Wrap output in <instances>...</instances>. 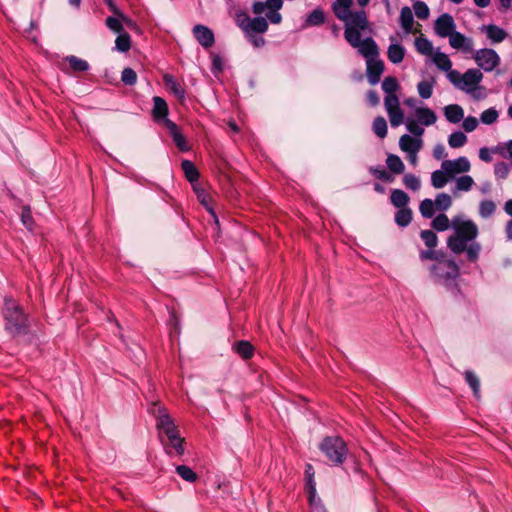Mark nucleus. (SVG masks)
<instances>
[{
    "label": "nucleus",
    "mask_w": 512,
    "mask_h": 512,
    "mask_svg": "<svg viewBox=\"0 0 512 512\" xmlns=\"http://www.w3.org/2000/svg\"><path fill=\"white\" fill-rule=\"evenodd\" d=\"M454 233L447 239V247L455 254L465 252L468 261L475 262L481 251L480 243L475 239L478 236V227L472 220L454 218L452 220Z\"/></svg>",
    "instance_id": "nucleus-1"
},
{
    "label": "nucleus",
    "mask_w": 512,
    "mask_h": 512,
    "mask_svg": "<svg viewBox=\"0 0 512 512\" xmlns=\"http://www.w3.org/2000/svg\"><path fill=\"white\" fill-rule=\"evenodd\" d=\"M156 418L160 437L162 438L165 435L169 441V446H166L167 452L172 453V450H174L176 455H182L184 453V439L180 437L178 428L167 410L159 407Z\"/></svg>",
    "instance_id": "nucleus-2"
},
{
    "label": "nucleus",
    "mask_w": 512,
    "mask_h": 512,
    "mask_svg": "<svg viewBox=\"0 0 512 512\" xmlns=\"http://www.w3.org/2000/svg\"><path fill=\"white\" fill-rule=\"evenodd\" d=\"M432 280L447 289H454L457 286L459 277V266L452 259L443 256L439 261L429 267Z\"/></svg>",
    "instance_id": "nucleus-3"
},
{
    "label": "nucleus",
    "mask_w": 512,
    "mask_h": 512,
    "mask_svg": "<svg viewBox=\"0 0 512 512\" xmlns=\"http://www.w3.org/2000/svg\"><path fill=\"white\" fill-rule=\"evenodd\" d=\"M3 317L5 319V329L11 335L26 334L28 329L27 316L14 299L5 298Z\"/></svg>",
    "instance_id": "nucleus-4"
},
{
    "label": "nucleus",
    "mask_w": 512,
    "mask_h": 512,
    "mask_svg": "<svg viewBox=\"0 0 512 512\" xmlns=\"http://www.w3.org/2000/svg\"><path fill=\"white\" fill-rule=\"evenodd\" d=\"M345 24L344 37L351 45H358L361 32L368 28L369 22L364 10L351 11L346 19H340Z\"/></svg>",
    "instance_id": "nucleus-5"
},
{
    "label": "nucleus",
    "mask_w": 512,
    "mask_h": 512,
    "mask_svg": "<svg viewBox=\"0 0 512 512\" xmlns=\"http://www.w3.org/2000/svg\"><path fill=\"white\" fill-rule=\"evenodd\" d=\"M320 449L328 460L336 465L342 464L347 456L346 443L338 436L324 438L320 444Z\"/></svg>",
    "instance_id": "nucleus-6"
},
{
    "label": "nucleus",
    "mask_w": 512,
    "mask_h": 512,
    "mask_svg": "<svg viewBox=\"0 0 512 512\" xmlns=\"http://www.w3.org/2000/svg\"><path fill=\"white\" fill-rule=\"evenodd\" d=\"M235 22L245 35L265 33L268 29V22L265 18H250L247 13L242 11L236 13Z\"/></svg>",
    "instance_id": "nucleus-7"
},
{
    "label": "nucleus",
    "mask_w": 512,
    "mask_h": 512,
    "mask_svg": "<svg viewBox=\"0 0 512 512\" xmlns=\"http://www.w3.org/2000/svg\"><path fill=\"white\" fill-rule=\"evenodd\" d=\"M282 4V0L256 1L252 6V10L256 15L266 14L267 19L271 23L278 24L281 21V15L278 13V10L282 7Z\"/></svg>",
    "instance_id": "nucleus-8"
},
{
    "label": "nucleus",
    "mask_w": 512,
    "mask_h": 512,
    "mask_svg": "<svg viewBox=\"0 0 512 512\" xmlns=\"http://www.w3.org/2000/svg\"><path fill=\"white\" fill-rule=\"evenodd\" d=\"M477 65L486 72L494 70L500 63V57L493 49L483 48L474 53Z\"/></svg>",
    "instance_id": "nucleus-9"
},
{
    "label": "nucleus",
    "mask_w": 512,
    "mask_h": 512,
    "mask_svg": "<svg viewBox=\"0 0 512 512\" xmlns=\"http://www.w3.org/2000/svg\"><path fill=\"white\" fill-rule=\"evenodd\" d=\"M482 79L483 73L479 69H468L464 74H462V81L459 89L465 91L468 94H472L474 97H476L474 91L476 90Z\"/></svg>",
    "instance_id": "nucleus-10"
},
{
    "label": "nucleus",
    "mask_w": 512,
    "mask_h": 512,
    "mask_svg": "<svg viewBox=\"0 0 512 512\" xmlns=\"http://www.w3.org/2000/svg\"><path fill=\"white\" fill-rule=\"evenodd\" d=\"M441 168L453 179L457 174L467 173L470 170L471 165L469 160L462 156L455 160L442 161Z\"/></svg>",
    "instance_id": "nucleus-11"
},
{
    "label": "nucleus",
    "mask_w": 512,
    "mask_h": 512,
    "mask_svg": "<svg viewBox=\"0 0 512 512\" xmlns=\"http://www.w3.org/2000/svg\"><path fill=\"white\" fill-rule=\"evenodd\" d=\"M455 29L456 24L454 19L448 13H443L435 21V33L441 38L449 37L455 31Z\"/></svg>",
    "instance_id": "nucleus-12"
},
{
    "label": "nucleus",
    "mask_w": 512,
    "mask_h": 512,
    "mask_svg": "<svg viewBox=\"0 0 512 512\" xmlns=\"http://www.w3.org/2000/svg\"><path fill=\"white\" fill-rule=\"evenodd\" d=\"M192 33L197 42L205 49L211 48L215 43L213 31L205 25H195L192 29Z\"/></svg>",
    "instance_id": "nucleus-13"
},
{
    "label": "nucleus",
    "mask_w": 512,
    "mask_h": 512,
    "mask_svg": "<svg viewBox=\"0 0 512 512\" xmlns=\"http://www.w3.org/2000/svg\"><path fill=\"white\" fill-rule=\"evenodd\" d=\"M353 48H357L358 52L366 58V60L369 59H375L379 56V48L377 43L374 41L373 38L367 37L365 39H361L359 37L358 45L352 46Z\"/></svg>",
    "instance_id": "nucleus-14"
},
{
    "label": "nucleus",
    "mask_w": 512,
    "mask_h": 512,
    "mask_svg": "<svg viewBox=\"0 0 512 512\" xmlns=\"http://www.w3.org/2000/svg\"><path fill=\"white\" fill-rule=\"evenodd\" d=\"M390 45L387 50V57L393 64L401 63L406 54L405 48L398 42V39L394 35L389 36Z\"/></svg>",
    "instance_id": "nucleus-15"
},
{
    "label": "nucleus",
    "mask_w": 512,
    "mask_h": 512,
    "mask_svg": "<svg viewBox=\"0 0 512 512\" xmlns=\"http://www.w3.org/2000/svg\"><path fill=\"white\" fill-rule=\"evenodd\" d=\"M367 79L371 85L379 83L382 73L384 72V63L381 59H369L366 61Z\"/></svg>",
    "instance_id": "nucleus-16"
},
{
    "label": "nucleus",
    "mask_w": 512,
    "mask_h": 512,
    "mask_svg": "<svg viewBox=\"0 0 512 512\" xmlns=\"http://www.w3.org/2000/svg\"><path fill=\"white\" fill-rule=\"evenodd\" d=\"M153 103L154 107L152 110V117L154 121L161 123L166 128V121L169 120V109L166 101L159 96H155L153 98Z\"/></svg>",
    "instance_id": "nucleus-17"
},
{
    "label": "nucleus",
    "mask_w": 512,
    "mask_h": 512,
    "mask_svg": "<svg viewBox=\"0 0 512 512\" xmlns=\"http://www.w3.org/2000/svg\"><path fill=\"white\" fill-rule=\"evenodd\" d=\"M449 44L452 48L461 50L465 53L471 52L473 50L472 39L464 36L462 33L456 30L449 36Z\"/></svg>",
    "instance_id": "nucleus-18"
},
{
    "label": "nucleus",
    "mask_w": 512,
    "mask_h": 512,
    "mask_svg": "<svg viewBox=\"0 0 512 512\" xmlns=\"http://www.w3.org/2000/svg\"><path fill=\"white\" fill-rule=\"evenodd\" d=\"M166 129L169 131L173 142L180 151L186 152L190 149L185 136L180 132L178 126L173 121H166Z\"/></svg>",
    "instance_id": "nucleus-19"
},
{
    "label": "nucleus",
    "mask_w": 512,
    "mask_h": 512,
    "mask_svg": "<svg viewBox=\"0 0 512 512\" xmlns=\"http://www.w3.org/2000/svg\"><path fill=\"white\" fill-rule=\"evenodd\" d=\"M163 82L165 87L173 93L178 100L183 101L185 99V90L183 86L176 81L172 75L165 74L163 76Z\"/></svg>",
    "instance_id": "nucleus-20"
},
{
    "label": "nucleus",
    "mask_w": 512,
    "mask_h": 512,
    "mask_svg": "<svg viewBox=\"0 0 512 512\" xmlns=\"http://www.w3.org/2000/svg\"><path fill=\"white\" fill-rule=\"evenodd\" d=\"M400 149L404 152H419L422 147V140L415 139L408 134H404L399 140Z\"/></svg>",
    "instance_id": "nucleus-21"
},
{
    "label": "nucleus",
    "mask_w": 512,
    "mask_h": 512,
    "mask_svg": "<svg viewBox=\"0 0 512 512\" xmlns=\"http://www.w3.org/2000/svg\"><path fill=\"white\" fill-rule=\"evenodd\" d=\"M482 31H484L487 35V37L493 42V43H500L506 39L508 36L507 32L494 24L484 25L482 27Z\"/></svg>",
    "instance_id": "nucleus-22"
},
{
    "label": "nucleus",
    "mask_w": 512,
    "mask_h": 512,
    "mask_svg": "<svg viewBox=\"0 0 512 512\" xmlns=\"http://www.w3.org/2000/svg\"><path fill=\"white\" fill-rule=\"evenodd\" d=\"M353 0H335L332 4V10L335 16L340 19H346L348 14L352 11Z\"/></svg>",
    "instance_id": "nucleus-23"
},
{
    "label": "nucleus",
    "mask_w": 512,
    "mask_h": 512,
    "mask_svg": "<svg viewBox=\"0 0 512 512\" xmlns=\"http://www.w3.org/2000/svg\"><path fill=\"white\" fill-rule=\"evenodd\" d=\"M415 114L418 122L425 126L433 125L437 120L435 112L427 107L417 108Z\"/></svg>",
    "instance_id": "nucleus-24"
},
{
    "label": "nucleus",
    "mask_w": 512,
    "mask_h": 512,
    "mask_svg": "<svg viewBox=\"0 0 512 512\" xmlns=\"http://www.w3.org/2000/svg\"><path fill=\"white\" fill-rule=\"evenodd\" d=\"M444 115L447 121L451 123H458L464 117L463 108L458 104H450L444 108Z\"/></svg>",
    "instance_id": "nucleus-25"
},
{
    "label": "nucleus",
    "mask_w": 512,
    "mask_h": 512,
    "mask_svg": "<svg viewBox=\"0 0 512 512\" xmlns=\"http://www.w3.org/2000/svg\"><path fill=\"white\" fill-rule=\"evenodd\" d=\"M474 185V180L469 175H463L455 180V186L452 188V193L456 195L460 191L467 192L472 189Z\"/></svg>",
    "instance_id": "nucleus-26"
},
{
    "label": "nucleus",
    "mask_w": 512,
    "mask_h": 512,
    "mask_svg": "<svg viewBox=\"0 0 512 512\" xmlns=\"http://www.w3.org/2000/svg\"><path fill=\"white\" fill-rule=\"evenodd\" d=\"M414 24L413 13L409 7H403L400 11V25L407 34L412 32Z\"/></svg>",
    "instance_id": "nucleus-27"
},
{
    "label": "nucleus",
    "mask_w": 512,
    "mask_h": 512,
    "mask_svg": "<svg viewBox=\"0 0 512 512\" xmlns=\"http://www.w3.org/2000/svg\"><path fill=\"white\" fill-rule=\"evenodd\" d=\"M233 349L243 359H250L254 355V347L250 342L245 340H241L235 343Z\"/></svg>",
    "instance_id": "nucleus-28"
},
{
    "label": "nucleus",
    "mask_w": 512,
    "mask_h": 512,
    "mask_svg": "<svg viewBox=\"0 0 512 512\" xmlns=\"http://www.w3.org/2000/svg\"><path fill=\"white\" fill-rule=\"evenodd\" d=\"M452 177L448 175V173L441 168V170H436L431 174V184L436 189L443 188Z\"/></svg>",
    "instance_id": "nucleus-29"
},
{
    "label": "nucleus",
    "mask_w": 512,
    "mask_h": 512,
    "mask_svg": "<svg viewBox=\"0 0 512 512\" xmlns=\"http://www.w3.org/2000/svg\"><path fill=\"white\" fill-rule=\"evenodd\" d=\"M307 494L312 512H326L324 506L321 503L320 498L316 495L315 485H309L307 488Z\"/></svg>",
    "instance_id": "nucleus-30"
},
{
    "label": "nucleus",
    "mask_w": 512,
    "mask_h": 512,
    "mask_svg": "<svg viewBox=\"0 0 512 512\" xmlns=\"http://www.w3.org/2000/svg\"><path fill=\"white\" fill-rule=\"evenodd\" d=\"M391 203L397 208H406L410 200L408 194L400 189H394L390 196Z\"/></svg>",
    "instance_id": "nucleus-31"
},
{
    "label": "nucleus",
    "mask_w": 512,
    "mask_h": 512,
    "mask_svg": "<svg viewBox=\"0 0 512 512\" xmlns=\"http://www.w3.org/2000/svg\"><path fill=\"white\" fill-rule=\"evenodd\" d=\"M389 170L395 174H401L405 170V165L401 158L395 154H389L386 159Z\"/></svg>",
    "instance_id": "nucleus-32"
},
{
    "label": "nucleus",
    "mask_w": 512,
    "mask_h": 512,
    "mask_svg": "<svg viewBox=\"0 0 512 512\" xmlns=\"http://www.w3.org/2000/svg\"><path fill=\"white\" fill-rule=\"evenodd\" d=\"M435 79L424 80L418 83L417 90L418 94L423 99H428L432 96Z\"/></svg>",
    "instance_id": "nucleus-33"
},
{
    "label": "nucleus",
    "mask_w": 512,
    "mask_h": 512,
    "mask_svg": "<svg viewBox=\"0 0 512 512\" xmlns=\"http://www.w3.org/2000/svg\"><path fill=\"white\" fill-rule=\"evenodd\" d=\"M412 220V211L410 208H401L395 214V222L400 227H406Z\"/></svg>",
    "instance_id": "nucleus-34"
},
{
    "label": "nucleus",
    "mask_w": 512,
    "mask_h": 512,
    "mask_svg": "<svg viewBox=\"0 0 512 512\" xmlns=\"http://www.w3.org/2000/svg\"><path fill=\"white\" fill-rule=\"evenodd\" d=\"M182 170L189 182L197 181L199 178L198 170L195 165L189 160H183L181 163Z\"/></svg>",
    "instance_id": "nucleus-35"
},
{
    "label": "nucleus",
    "mask_w": 512,
    "mask_h": 512,
    "mask_svg": "<svg viewBox=\"0 0 512 512\" xmlns=\"http://www.w3.org/2000/svg\"><path fill=\"white\" fill-rule=\"evenodd\" d=\"M465 380L468 383V385L473 390V394L476 398L480 397V381L477 375L470 370L465 371L464 373Z\"/></svg>",
    "instance_id": "nucleus-36"
},
{
    "label": "nucleus",
    "mask_w": 512,
    "mask_h": 512,
    "mask_svg": "<svg viewBox=\"0 0 512 512\" xmlns=\"http://www.w3.org/2000/svg\"><path fill=\"white\" fill-rule=\"evenodd\" d=\"M415 48L422 55H430L433 51L432 43L424 36L415 39Z\"/></svg>",
    "instance_id": "nucleus-37"
},
{
    "label": "nucleus",
    "mask_w": 512,
    "mask_h": 512,
    "mask_svg": "<svg viewBox=\"0 0 512 512\" xmlns=\"http://www.w3.org/2000/svg\"><path fill=\"white\" fill-rule=\"evenodd\" d=\"M433 62L440 70H443V71H449L452 68L451 60L449 59V57L446 54H444L442 52H437L434 55Z\"/></svg>",
    "instance_id": "nucleus-38"
},
{
    "label": "nucleus",
    "mask_w": 512,
    "mask_h": 512,
    "mask_svg": "<svg viewBox=\"0 0 512 512\" xmlns=\"http://www.w3.org/2000/svg\"><path fill=\"white\" fill-rule=\"evenodd\" d=\"M65 60L69 63V66L74 71L84 72L89 69L88 62L76 56H68Z\"/></svg>",
    "instance_id": "nucleus-39"
},
{
    "label": "nucleus",
    "mask_w": 512,
    "mask_h": 512,
    "mask_svg": "<svg viewBox=\"0 0 512 512\" xmlns=\"http://www.w3.org/2000/svg\"><path fill=\"white\" fill-rule=\"evenodd\" d=\"M467 142V136L461 132L456 131L449 135L448 144L451 148H460Z\"/></svg>",
    "instance_id": "nucleus-40"
},
{
    "label": "nucleus",
    "mask_w": 512,
    "mask_h": 512,
    "mask_svg": "<svg viewBox=\"0 0 512 512\" xmlns=\"http://www.w3.org/2000/svg\"><path fill=\"white\" fill-rule=\"evenodd\" d=\"M382 89L386 95H396L395 92L399 89L398 80L392 76L385 77L382 81Z\"/></svg>",
    "instance_id": "nucleus-41"
},
{
    "label": "nucleus",
    "mask_w": 512,
    "mask_h": 512,
    "mask_svg": "<svg viewBox=\"0 0 512 512\" xmlns=\"http://www.w3.org/2000/svg\"><path fill=\"white\" fill-rule=\"evenodd\" d=\"M373 132L381 139L387 135V123L382 116H378L373 121Z\"/></svg>",
    "instance_id": "nucleus-42"
},
{
    "label": "nucleus",
    "mask_w": 512,
    "mask_h": 512,
    "mask_svg": "<svg viewBox=\"0 0 512 512\" xmlns=\"http://www.w3.org/2000/svg\"><path fill=\"white\" fill-rule=\"evenodd\" d=\"M435 207L440 211L448 210L452 205V199L447 193H439L435 198Z\"/></svg>",
    "instance_id": "nucleus-43"
},
{
    "label": "nucleus",
    "mask_w": 512,
    "mask_h": 512,
    "mask_svg": "<svg viewBox=\"0 0 512 512\" xmlns=\"http://www.w3.org/2000/svg\"><path fill=\"white\" fill-rule=\"evenodd\" d=\"M443 256H445V255L442 251L434 250V248H432V249L428 248L427 250H421L419 252V258L421 261L432 260V261H435V263H436Z\"/></svg>",
    "instance_id": "nucleus-44"
},
{
    "label": "nucleus",
    "mask_w": 512,
    "mask_h": 512,
    "mask_svg": "<svg viewBox=\"0 0 512 512\" xmlns=\"http://www.w3.org/2000/svg\"><path fill=\"white\" fill-rule=\"evenodd\" d=\"M496 205L492 200H483L479 205V214L483 218H488L494 214Z\"/></svg>",
    "instance_id": "nucleus-45"
},
{
    "label": "nucleus",
    "mask_w": 512,
    "mask_h": 512,
    "mask_svg": "<svg viewBox=\"0 0 512 512\" xmlns=\"http://www.w3.org/2000/svg\"><path fill=\"white\" fill-rule=\"evenodd\" d=\"M435 204L431 199H424L421 201L419 210L424 218L430 219L434 215Z\"/></svg>",
    "instance_id": "nucleus-46"
},
{
    "label": "nucleus",
    "mask_w": 512,
    "mask_h": 512,
    "mask_svg": "<svg viewBox=\"0 0 512 512\" xmlns=\"http://www.w3.org/2000/svg\"><path fill=\"white\" fill-rule=\"evenodd\" d=\"M431 226L437 231H445L450 226V221L445 214H438L431 222Z\"/></svg>",
    "instance_id": "nucleus-47"
},
{
    "label": "nucleus",
    "mask_w": 512,
    "mask_h": 512,
    "mask_svg": "<svg viewBox=\"0 0 512 512\" xmlns=\"http://www.w3.org/2000/svg\"><path fill=\"white\" fill-rule=\"evenodd\" d=\"M325 21V14L321 9L313 10L306 19V23L311 26H318Z\"/></svg>",
    "instance_id": "nucleus-48"
},
{
    "label": "nucleus",
    "mask_w": 512,
    "mask_h": 512,
    "mask_svg": "<svg viewBox=\"0 0 512 512\" xmlns=\"http://www.w3.org/2000/svg\"><path fill=\"white\" fill-rule=\"evenodd\" d=\"M176 472L185 481L194 482L197 479L196 473L186 465H178Z\"/></svg>",
    "instance_id": "nucleus-49"
},
{
    "label": "nucleus",
    "mask_w": 512,
    "mask_h": 512,
    "mask_svg": "<svg viewBox=\"0 0 512 512\" xmlns=\"http://www.w3.org/2000/svg\"><path fill=\"white\" fill-rule=\"evenodd\" d=\"M420 237L424 241L425 245L430 249L435 248L438 244V237L436 233L431 230L421 231Z\"/></svg>",
    "instance_id": "nucleus-50"
},
{
    "label": "nucleus",
    "mask_w": 512,
    "mask_h": 512,
    "mask_svg": "<svg viewBox=\"0 0 512 512\" xmlns=\"http://www.w3.org/2000/svg\"><path fill=\"white\" fill-rule=\"evenodd\" d=\"M116 49L120 52H127L130 49L131 41L128 33L120 34L115 41Z\"/></svg>",
    "instance_id": "nucleus-51"
},
{
    "label": "nucleus",
    "mask_w": 512,
    "mask_h": 512,
    "mask_svg": "<svg viewBox=\"0 0 512 512\" xmlns=\"http://www.w3.org/2000/svg\"><path fill=\"white\" fill-rule=\"evenodd\" d=\"M369 172L374 177H376L377 179L384 181V182H392L394 179L393 176L389 172H387L385 169H383L382 167L371 166L369 168Z\"/></svg>",
    "instance_id": "nucleus-52"
},
{
    "label": "nucleus",
    "mask_w": 512,
    "mask_h": 512,
    "mask_svg": "<svg viewBox=\"0 0 512 512\" xmlns=\"http://www.w3.org/2000/svg\"><path fill=\"white\" fill-rule=\"evenodd\" d=\"M415 15L421 19L425 20L429 17L430 10L427 4L423 1H416L413 5Z\"/></svg>",
    "instance_id": "nucleus-53"
},
{
    "label": "nucleus",
    "mask_w": 512,
    "mask_h": 512,
    "mask_svg": "<svg viewBox=\"0 0 512 512\" xmlns=\"http://www.w3.org/2000/svg\"><path fill=\"white\" fill-rule=\"evenodd\" d=\"M403 183L406 188L417 191L420 189L421 183L418 177L413 174H405L403 177Z\"/></svg>",
    "instance_id": "nucleus-54"
},
{
    "label": "nucleus",
    "mask_w": 512,
    "mask_h": 512,
    "mask_svg": "<svg viewBox=\"0 0 512 512\" xmlns=\"http://www.w3.org/2000/svg\"><path fill=\"white\" fill-rule=\"evenodd\" d=\"M498 118V112L495 108H489L483 111L480 115V120L482 123L490 125L496 122Z\"/></svg>",
    "instance_id": "nucleus-55"
},
{
    "label": "nucleus",
    "mask_w": 512,
    "mask_h": 512,
    "mask_svg": "<svg viewBox=\"0 0 512 512\" xmlns=\"http://www.w3.org/2000/svg\"><path fill=\"white\" fill-rule=\"evenodd\" d=\"M121 81L125 85H134L137 82V74L132 68H125L122 71Z\"/></svg>",
    "instance_id": "nucleus-56"
},
{
    "label": "nucleus",
    "mask_w": 512,
    "mask_h": 512,
    "mask_svg": "<svg viewBox=\"0 0 512 512\" xmlns=\"http://www.w3.org/2000/svg\"><path fill=\"white\" fill-rule=\"evenodd\" d=\"M392 127H398L404 121L403 111L400 109L387 112Z\"/></svg>",
    "instance_id": "nucleus-57"
},
{
    "label": "nucleus",
    "mask_w": 512,
    "mask_h": 512,
    "mask_svg": "<svg viewBox=\"0 0 512 512\" xmlns=\"http://www.w3.org/2000/svg\"><path fill=\"white\" fill-rule=\"evenodd\" d=\"M384 105L387 112L400 109L399 98L397 95H386Z\"/></svg>",
    "instance_id": "nucleus-58"
},
{
    "label": "nucleus",
    "mask_w": 512,
    "mask_h": 512,
    "mask_svg": "<svg viewBox=\"0 0 512 512\" xmlns=\"http://www.w3.org/2000/svg\"><path fill=\"white\" fill-rule=\"evenodd\" d=\"M509 172H510V167L505 162L496 163L494 166L495 176L499 179L507 178Z\"/></svg>",
    "instance_id": "nucleus-59"
},
{
    "label": "nucleus",
    "mask_w": 512,
    "mask_h": 512,
    "mask_svg": "<svg viewBox=\"0 0 512 512\" xmlns=\"http://www.w3.org/2000/svg\"><path fill=\"white\" fill-rule=\"evenodd\" d=\"M407 130L414 136L420 137L424 133V129L413 119L408 118L406 120Z\"/></svg>",
    "instance_id": "nucleus-60"
},
{
    "label": "nucleus",
    "mask_w": 512,
    "mask_h": 512,
    "mask_svg": "<svg viewBox=\"0 0 512 512\" xmlns=\"http://www.w3.org/2000/svg\"><path fill=\"white\" fill-rule=\"evenodd\" d=\"M494 152L499 153L504 158H512V140L503 145H498Z\"/></svg>",
    "instance_id": "nucleus-61"
},
{
    "label": "nucleus",
    "mask_w": 512,
    "mask_h": 512,
    "mask_svg": "<svg viewBox=\"0 0 512 512\" xmlns=\"http://www.w3.org/2000/svg\"><path fill=\"white\" fill-rule=\"evenodd\" d=\"M21 221L23 223V225L29 229V230H32L33 228V219H32V214H31V210L30 208L28 207H24L22 209V212H21Z\"/></svg>",
    "instance_id": "nucleus-62"
},
{
    "label": "nucleus",
    "mask_w": 512,
    "mask_h": 512,
    "mask_svg": "<svg viewBox=\"0 0 512 512\" xmlns=\"http://www.w3.org/2000/svg\"><path fill=\"white\" fill-rule=\"evenodd\" d=\"M448 74H447V78L448 80L455 86L457 87L458 89L460 88V84H461V81H462V75L456 71V70H452L450 69L449 71H447Z\"/></svg>",
    "instance_id": "nucleus-63"
},
{
    "label": "nucleus",
    "mask_w": 512,
    "mask_h": 512,
    "mask_svg": "<svg viewBox=\"0 0 512 512\" xmlns=\"http://www.w3.org/2000/svg\"><path fill=\"white\" fill-rule=\"evenodd\" d=\"M462 126L466 132H472L477 128L478 120L475 117L468 116L463 120Z\"/></svg>",
    "instance_id": "nucleus-64"
}]
</instances>
